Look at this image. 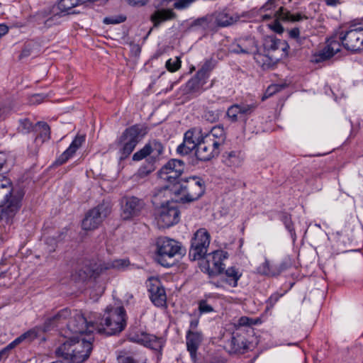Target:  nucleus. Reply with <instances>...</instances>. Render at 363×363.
Returning <instances> with one entry per match:
<instances>
[{"mask_svg":"<svg viewBox=\"0 0 363 363\" xmlns=\"http://www.w3.org/2000/svg\"><path fill=\"white\" fill-rule=\"evenodd\" d=\"M34 131L37 133L35 140L44 143L50 139V127L44 121H38L35 124Z\"/></svg>","mask_w":363,"mask_h":363,"instance_id":"f704fd0d","label":"nucleus"},{"mask_svg":"<svg viewBox=\"0 0 363 363\" xmlns=\"http://www.w3.org/2000/svg\"><path fill=\"white\" fill-rule=\"evenodd\" d=\"M274 4V0H269L263 6L262 9L264 10H273L271 13L265 14L263 16L264 19L270 18L272 14H273L274 17L275 18V21H283L296 22L302 21L303 19H308V17L306 15L301 14L300 13L295 14L291 13L284 7L279 6V8H277ZM274 30L279 33H281L283 30V28L279 23L276 22Z\"/></svg>","mask_w":363,"mask_h":363,"instance_id":"4468645a","label":"nucleus"},{"mask_svg":"<svg viewBox=\"0 0 363 363\" xmlns=\"http://www.w3.org/2000/svg\"><path fill=\"white\" fill-rule=\"evenodd\" d=\"M0 194L4 196L0 202V220L11 225L21 208L24 191L13 187L11 181L6 179L0 183Z\"/></svg>","mask_w":363,"mask_h":363,"instance_id":"7ed1b4c3","label":"nucleus"},{"mask_svg":"<svg viewBox=\"0 0 363 363\" xmlns=\"http://www.w3.org/2000/svg\"><path fill=\"white\" fill-rule=\"evenodd\" d=\"M206 186L203 179L193 176L180 179L174 185H165L155 195V199L160 198L163 191H169L182 203H191L201 198L205 192Z\"/></svg>","mask_w":363,"mask_h":363,"instance_id":"f03ea898","label":"nucleus"},{"mask_svg":"<svg viewBox=\"0 0 363 363\" xmlns=\"http://www.w3.org/2000/svg\"><path fill=\"white\" fill-rule=\"evenodd\" d=\"M121 218L129 220L138 217L145 207V202L143 199L135 196H126L121 201Z\"/></svg>","mask_w":363,"mask_h":363,"instance_id":"f3484780","label":"nucleus"},{"mask_svg":"<svg viewBox=\"0 0 363 363\" xmlns=\"http://www.w3.org/2000/svg\"><path fill=\"white\" fill-rule=\"evenodd\" d=\"M282 296V294H279L278 293L272 294L269 298L266 301V309L271 310L273 308L277 302L279 300V298Z\"/></svg>","mask_w":363,"mask_h":363,"instance_id":"c03bdc74","label":"nucleus"},{"mask_svg":"<svg viewBox=\"0 0 363 363\" xmlns=\"http://www.w3.org/2000/svg\"><path fill=\"white\" fill-rule=\"evenodd\" d=\"M6 277V272H3L0 273V279L4 278Z\"/></svg>","mask_w":363,"mask_h":363,"instance_id":"0e129e2a","label":"nucleus"},{"mask_svg":"<svg viewBox=\"0 0 363 363\" xmlns=\"http://www.w3.org/2000/svg\"><path fill=\"white\" fill-rule=\"evenodd\" d=\"M118 363H139L133 357L128 355H119L118 357Z\"/></svg>","mask_w":363,"mask_h":363,"instance_id":"3c124183","label":"nucleus"},{"mask_svg":"<svg viewBox=\"0 0 363 363\" xmlns=\"http://www.w3.org/2000/svg\"><path fill=\"white\" fill-rule=\"evenodd\" d=\"M130 340L155 351H161L164 346L162 338L142 331L131 334Z\"/></svg>","mask_w":363,"mask_h":363,"instance_id":"5701e85b","label":"nucleus"},{"mask_svg":"<svg viewBox=\"0 0 363 363\" xmlns=\"http://www.w3.org/2000/svg\"><path fill=\"white\" fill-rule=\"evenodd\" d=\"M130 5L143 6L147 3V0H126Z\"/></svg>","mask_w":363,"mask_h":363,"instance_id":"6e6d98bb","label":"nucleus"},{"mask_svg":"<svg viewBox=\"0 0 363 363\" xmlns=\"http://www.w3.org/2000/svg\"><path fill=\"white\" fill-rule=\"evenodd\" d=\"M257 107V104L256 103L235 104L228 108L226 116L231 122L235 123L242 116L251 115L255 111Z\"/></svg>","mask_w":363,"mask_h":363,"instance_id":"a878e982","label":"nucleus"},{"mask_svg":"<svg viewBox=\"0 0 363 363\" xmlns=\"http://www.w3.org/2000/svg\"><path fill=\"white\" fill-rule=\"evenodd\" d=\"M222 283H224L223 281H222V279H220V281L211 280L209 281V284L215 286L216 288H223Z\"/></svg>","mask_w":363,"mask_h":363,"instance_id":"680f3d73","label":"nucleus"},{"mask_svg":"<svg viewBox=\"0 0 363 363\" xmlns=\"http://www.w3.org/2000/svg\"><path fill=\"white\" fill-rule=\"evenodd\" d=\"M342 47L339 36L335 30L332 35L326 39L325 46L318 52L313 55L311 62L320 63L332 58L335 54L340 52Z\"/></svg>","mask_w":363,"mask_h":363,"instance_id":"aec40b11","label":"nucleus"},{"mask_svg":"<svg viewBox=\"0 0 363 363\" xmlns=\"http://www.w3.org/2000/svg\"><path fill=\"white\" fill-rule=\"evenodd\" d=\"M248 334L242 328H237L227 343L228 352L231 354H242L250 350L251 342L247 339Z\"/></svg>","mask_w":363,"mask_h":363,"instance_id":"412c9836","label":"nucleus"},{"mask_svg":"<svg viewBox=\"0 0 363 363\" xmlns=\"http://www.w3.org/2000/svg\"><path fill=\"white\" fill-rule=\"evenodd\" d=\"M147 133V128L145 125L135 124L127 128L118 139L120 145V160H125L133 152L140 138Z\"/></svg>","mask_w":363,"mask_h":363,"instance_id":"1a4fd4ad","label":"nucleus"},{"mask_svg":"<svg viewBox=\"0 0 363 363\" xmlns=\"http://www.w3.org/2000/svg\"><path fill=\"white\" fill-rule=\"evenodd\" d=\"M177 202L167 201L156 209L155 219L160 228H169L179 221L180 211Z\"/></svg>","mask_w":363,"mask_h":363,"instance_id":"f8f14e48","label":"nucleus"},{"mask_svg":"<svg viewBox=\"0 0 363 363\" xmlns=\"http://www.w3.org/2000/svg\"><path fill=\"white\" fill-rule=\"evenodd\" d=\"M206 83V80L195 74V75L189 79L186 83V92L194 96H199L206 90L203 86Z\"/></svg>","mask_w":363,"mask_h":363,"instance_id":"c756f323","label":"nucleus"},{"mask_svg":"<svg viewBox=\"0 0 363 363\" xmlns=\"http://www.w3.org/2000/svg\"><path fill=\"white\" fill-rule=\"evenodd\" d=\"M87 3V0H60L58 9L64 15L72 13L71 10L79 5Z\"/></svg>","mask_w":363,"mask_h":363,"instance_id":"e433bc0d","label":"nucleus"},{"mask_svg":"<svg viewBox=\"0 0 363 363\" xmlns=\"http://www.w3.org/2000/svg\"><path fill=\"white\" fill-rule=\"evenodd\" d=\"M257 272L259 274L266 276L276 277L279 275L277 265L272 264L267 259H265L264 262L258 267Z\"/></svg>","mask_w":363,"mask_h":363,"instance_id":"ea45409f","label":"nucleus"},{"mask_svg":"<svg viewBox=\"0 0 363 363\" xmlns=\"http://www.w3.org/2000/svg\"><path fill=\"white\" fill-rule=\"evenodd\" d=\"M279 218L284 223L286 229L289 231L293 241L296 239L294 225L291 219V215L287 212L281 211L279 214Z\"/></svg>","mask_w":363,"mask_h":363,"instance_id":"58836bf2","label":"nucleus"},{"mask_svg":"<svg viewBox=\"0 0 363 363\" xmlns=\"http://www.w3.org/2000/svg\"><path fill=\"white\" fill-rule=\"evenodd\" d=\"M185 169L184 161L178 159H171L158 172L159 177L167 182V185H174L180 179Z\"/></svg>","mask_w":363,"mask_h":363,"instance_id":"6ab92c4d","label":"nucleus"},{"mask_svg":"<svg viewBox=\"0 0 363 363\" xmlns=\"http://www.w3.org/2000/svg\"><path fill=\"white\" fill-rule=\"evenodd\" d=\"M216 65V62L213 58L206 59L201 68L196 73L199 77L208 81L211 72L213 70Z\"/></svg>","mask_w":363,"mask_h":363,"instance_id":"4c0bfd02","label":"nucleus"},{"mask_svg":"<svg viewBox=\"0 0 363 363\" xmlns=\"http://www.w3.org/2000/svg\"><path fill=\"white\" fill-rule=\"evenodd\" d=\"M142 363H147V359H145Z\"/></svg>","mask_w":363,"mask_h":363,"instance_id":"69168bd1","label":"nucleus"},{"mask_svg":"<svg viewBox=\"0 0 363 363\" xmlns=\"http://www.w3.org/2000/svg\"><path fill=\"white\" fill-rule=\"evenodd\" d=\"M229 52L237 55H259L258 41L253 36L240 37L234 40L229 46Z\"/></svg>","mask_w":363,"mask_h":363,"instance_id":"a211bd4d","label":"nucleus"},{"mask_svg":"<svg viewBox=\"0 0 363 363\" xmlns=\"http://www.w3.org/2000/svg\"><path fill=\"white\" fill-rule=\"evenodd\" d=\"M288 268L286 262H282L279 265H277V269L279 271V275Z\"/></svg>","mask_w":363,"mask_h":363,"instance_id":"052dcab7","label":"nucleus"},{"mask_svg":"<svg viewBox=\"0 0 363 363\" xmlns=\"http://www.w3.org/2000/svg\"><path fill=\"white\" fill-rule=\"evenodd\" d=\"M284 86L280 84H272L269 86L264 96L262 97V100H264V99L268 98L276 92L279 91Z\"/></svg>","mask_w":363,"mask_h":363,"instance_id":"de8ad7c7","label":"nucleus"},{"mask_svg":"<svg viewBox=\"0 0 363 363\" xmlns=\"http://www.w3.org/2000/svg\"><path fill=\"white\" fill-rule=\"evenodd\" d=\"M211 258L207 260L208 267L207 269L210 276L221 274L224 271L223 261L228 257V253L222 250H215L209 254Z\"/></svg>","mask_w":363,"mask_h":363,"instance_id":"393cba45","label":"nucleus"},{"mask_svg":"<svg viewBox=\"0 0 363 363\" xmlns=\"http://www.w3.org/2000/svg\"><path fill=\"white\" fill-rule=\"evenodd\" d=\"M48 96L44 94H33L30 98V102L40 104Z\"/></svg>","mask_w":363,"mask_h":363,"instance_id":"603ef678","label":"nucleus"},{"mask_svg":"<svg viewBox=\"0 0 363 363\" xmlns=\"http://www.w3.org/2000/svg\"><path fill=\"white\" fill-rule=\"evenodd\" d=\"M111 207L108 203H101L90 209L82 222V228L86 231L99 228L103 220L110 214Z\"/></svg>","mask_w":363,"mask_h":363,"instance_id":"2eb2a0df","label":"nucleus"},{"mask_svg":"<svg viewBox=\"0 0 363 363\" xmlns=\"http://www.w3.org/2000/svg\"><path fill=\"white\" fill-rule=\"evenodd\" d=\"M342 47L352 53L363 51V26L351 25L347 28L336 30Z\"/></svg>","mask_w":363,"mask_h":363,"instance_id":"9d476101","label":"nucleus"},{"mask_svg":"<svg viewBox=\"0 0 363 363\" xmlns=\"http://www.w3.org/2000/svg\"><path fill=\"white\" fill-rule=\"evenodd\" d=\"M164 149V145L160 140L150 139L143 148L135 152L132 157L133 161H140L146 159L147 162L146 164L138 169L135 177L143 179L155 171V164L159 160L160 155L163 154Z\"/></svg>","mask_w":363,"mask_h":363,"instance_id":"423d86ee","label":"nucleus"},{"mask_svg":"<svg viewBox=\"0 0 363 363\" xmlns=\"http://www.w3.org/2000/svg\"><path fill=\"white\" fill-rule=\"evenodd\" d=\"M213 18L215 24L218 27L221 28L229 26L236 22L238 19V16L234 18L225 10L216 12L213 14Z\"/></svg>","mask_w":363,"mask_h":363,"instance_id":"72a5a7b5","label":"nucleus"},{"mask_svg":"<svg viewBox=\"0 0 363 363\" xmlns=\"http://www.w3.org/2000/svg\"><path fill=\"white\" fill-rule=\"evenodd\" d=\"M38 337V332L35 329H30L26 333H23L18 337H16L14 340L10 342L6 347L3 348L5 352L9 355V352L11 350L14 349L17 345L21 344L24 340H28L29 342L35 340Z\"/></svg>","mask_w":363,"mask_h":363,"instance_id":"2f4dec72","label":"nucleus"},{"mask_svg":"<svg viewBox=\"0 0 363 363\" xmlns=\"http://www.w3.org/2000/svg\"><path fill=\"white\" fill-rule=\"evenodd\" d=\"M72 315V311L68 308H64L48 317L43 325L44 332L50 331L59 328L65 323H67Z\"/></svg>","mask_w":363,"mask_h":363,"instance_id":"b1692460","label":"nucleus"},{"mask_svg":"<svg viewBox=\"0 0 363 363\" xmlns=\"http://www.w3.org/2000/svg\"><path fill=\"white\" fill-rule=\"evenodd\" d=\"M184 252L182 244L167 237L158 238L156 241L155 260L161 266L169 268L174 265L173 258Z\"/></svg>","mask_w":363,"mask_h":363,"instance_id":"0eeeda50","label":"nucleus"},{"mask_svg":"<svg viewBox=\"0 0 363 363\" xmlns=\"http://www.w3.org/2000/svg\"><path fill=\"white\" fill-rule=\"evenodd\" d=\"M199 324V318L196 316L192 317L185 337L186 350L193 360L196 359L198 350L203 340V334L198 329Z\"/></svg>","mask_w":363,"mask_h":363,"instance_id":"dca6fc26","label":"nucleus"},{"mask_svg":"<svg viewBox=\"0 0 363 363\" xmlns=\"http://www.w3.org/2000/svg\"><path fill=\"white\" fill-rule=\"evenodd\" d=\"M288 33L291 38L296 40L297 42L300 41V30L298 28H294L289 30Z\"/></svg>","mask_w":363,"mask_h":363,"instance_id":"864d4df0","label":"nucleus"},{"mask_svg":"<svg viewBox=\"0 0 363 363\" xmlns=\"http://www.w3.org/2000/svg\"><path fill=\"white\" fill-rule=\"evenodd\" d=\"M245 155L240 150H233L225 152L223 155V162L231 168L240 167L244 163Z\"/></svg>","mask_w":363,"mask_h":363,"instance_id":"cd10ccee","label":"nucleus"},{"mask_svg":"<svg viewBox=\"0 0 363 363\" xmlns=\"http://www.w3.org/2000/svg\"><path fill=\"white\" fill-rule=\"evenodd\" d=\"M257 323V320L247 316H242L238 320V325L240 326H251Z\"/></svg>","mask_w":363,"mask_h":363,"instance_id":"8fccbe9b","label":"nucleus"},{"mask_svg":"<svg viewBox=\"0 0 363 363\" xmlns=\"http://www.w3.org/2000/svg\"><path fill=\"white\" fill-rule=\"evenodd\" d=\"M175 13L172 9H162L156 11L151 16V21L155 26H158L164 21L174 18Z\"/></svg>","mask_w":363,"mask_h":363,"instance_id":"c9c22d12","label":"nucleus"},{"mask_svg":"<svg viewBox=\"0 0 363 363\" xmlns=\"http://www.w3.org/2000/svg\"><path fill=\"white\" fill-rule=\"evenodd\" d=\"M130 264L128 259H117L108 262L92 259L85 263L83 269L79 270V276L82 279L91 277L97 278L102 273L111 269L124 270Z\"/></svg>","mask_w":363,"mask_h":363,"instance_id":"6e6552de","label":"nucleus"},{"mask_svg":"<svg viewBox=\"0 0 363 363\" xmlns=\"http://www.w3.org/2000/svg\"><path fill=\"white\" fill-rule=\"evenodd\" d=\"M204 135L199 128H191L188 130L184 135V140L177 148V152L182 155H187L195 150L201 142Z\"/></svg>","mask_w":363,"mask_h":363,"instance_id":"4be33fe9","label":"nucleus"},{"mask_svg":"<svg viewBox=\"0 0 363 363\" xmlns=\"http://www.w3.org/2000/svg\"><path fill=\"white\" fill-rule=\"evenodd\" d=\"M7 162V156L4 152H0V171L3 169Z\"/></svg>","mask_w":363,"mask_h":363,"instance_id":"4d7b16f0","label":"nucleus"},{"mask_svg":"<svg viewBox=\"0 0 363 363\" xmlns=\"http://www.w3.org/2000/svg\"><path fill=\"white\" fill-rule=\"evenodd\" d=\"M127 323L126 311L123 306H108L102 317L95 320L97 333L113 335L123 330Z\"/></svg>","mask_w":363,"mask_h":363,"instance_id":"20e7f679","label":"nucleus"},{"mask_svg":"<svg viewBox=\"0 0 363 363\" xmlns=\"http://www.w3.org/2000/svg\"><path fill=\"white\" fill-rule=\"evenodd\" d=\"M150 298L157 307H162L166 305L167 296L164 289L160 286V282L150 286Z\"/></svg>","mask_w":363,"mask_h":363,"instance_id":"c85d7f7f","label":"nucleus"},{"mask_svg":"<svg viewBox=\"0 0 363 363\" xmlns=\"http://www.w3.org/2000/svg\"><path fill=\"white\" fill-rule=\"evenodd\" d=\"M93 340L94 338L91 337L86 340L65 335L58 340L59 346L55 350V355L71 363H83L90 357Z\"/></svg>","mask_w":363,"mask_h":363,"instance_id":"f257e3e1","label":"nucleus"},{"mask_svg":"<svg viewBox=\"0 0 363 363\" xmlns=\"http://www.w3.org/2000/svg\"><path fill=\"white\" fill-rule=\"evenodd\" d=\"M13 108L11 106H3L0 107V118L4 119L13 110Z\"/></svg>","mask_w":363,"mask_h":363,"instance_id":"5fc2aeb1","label":"nucleus"},{"mask_svg":"<svg viewBox=\"0 0 363 363\" xmlns=\"http://www.w3.org/2000/svg\"><path fill=\"white\" fill-rule=\"evenodd\" d=\"M221 274H223L222 281L233 288L238 286V281L242 275L239 269L235 267H230L225 270L224 269Z\"/></svg>","mask_w":363,"mask_h":363,"instance_id":"7c9ffc66","label":"nucleus"},{"mask_svg":"<svg viewBox=\"0 0 363 363\" xmlns=\"http://www.w3.org/2000/svg\"><path fill=\"white\" fill-rule=\"evenodd\" d=\"M325 2L329 6H337L340 4V0H325Z\"/></svg>","mask_w":363,"mask_h":363,"instance_id":"bf43d9fd","label":"nucleus"},{"mask_svg":"<svg viewBox=\"0 0 363 363\" xmlns=\"http://www.w3.org/2000/svg\"><path fill=\"white\" fill-rule=\"evenodd\" d=\"M211 235L206 228L197 230L191 240L189 257L191 260H199L207 255Z\"/></svg>","mask_w":363,"mask_h":363,"instance_id":"ddd939ff","label":"nucleus"},{"mask_svg":"<svg viewBox=\"0 0 363 363\" xmlns=\"http://www.w3.org/2000/svg\"><path fill=\"white\" fill-rule=\"evenodd\" d=\"M9 32V27L4 24H0V38Z\"/></svg>","mask_w":363,"mask_h":363,"instance_id":"13d9d810","label":"nucleus"},{"mask_svg":"<svg viewBox=\"0 0 363 363\" xmlns=\"http://www.w3.org/2000/svg\"><path fill=\"white\" fill-rule=\"evenodd\" d=\"M125 19L126 18L123 16H119L117 17H106L104 19V23L106 24H118L124 22Z\"/></svg>","mask_w":363,"mask_h":363,"instance_id":"09e8293b","label":"nucleus"},{"mask_svg":"<svg viewBox=\"0 0 363 363\" xmlns=\"http://www.w3.org/2000/svg\"><path fill=\"white\" fill-rule=\"evenodd\" d=\"M181 65L182 61L179 57H176L174 60L169 59L165 63V67L171 72H174L179 69Z\"/></svg>","mask_w":363,"mask_h":363,"instance_id":"37998d69","label":"nucleus"},{"mask_svg":"<svg viewBox=\"0 0 363 363\" xmlns=\"http://www.w3.org/2000/svg\"><path fill=\"white\" fill-rule=\"evenodd\" d=\"M199 311L201 314L209 313L213 312V308L209 305L206 300H201L199 301Z\"/></svg>","mask_w":363,"mask_h":363,"instance_id":"a18cd8bd","label":"nucleus"},{"mask_svg":"<svg viewBox=\"0 0 363 363\" xmlns=\"http://www.w3.org/2000/svg\"><path fill=\"white\" fill-rule=\"evenodd\" d=\"M19 128L24 133H29L31 130H34V127L28 118L21 119Z\"/></svg>","mask_w":363,"mask_h":363,"instance_id":"49530a36","label":"nucleus"},{"mask_svg":"<svg viewBox=\"0 0 363 363\" xmlns=\"http://www.w3.org/2000/svg\"><path fill=\"white\" fill-rule=\"evenodd\" d=\"M264 49L268 51H276L279 49L284 50L286 49V43L277 38H269L267 39L264 44Z\"/></svg>","mask_w":363,"mask_h":363,"instance_id":"a19ab883","label":"nucleus"},{"mask_svg":"<svg viewBox=\"0 0 363 363\" xmlns=\"http://www.w3.org/2000/svg\"><path fill=\"white\" fill-rule=\"evenodd\" d=\"M225 134L223 127L214 126L204 134L196 148V158L203 162L209 161L220 154V147L224 144Z\"/></svg>","mask_w":363,"mask_h":363,"instance_id":"39448f33","label":"nucleus"},{"mask_svg":"<svg viewBox=\"0 0 363 363\" xmlns=\"http://www.w3.org/2000/svg\"><path fill=\"white\" fill-rule=\"evenodd\" d=\"M9 355L5 352V351L2 349L0 350V362H1L2 359H6Z\"/></svg>","mask_w":363,"mask_h":363,"instance_id":"e2e57ef3","label":"nucleus"},{"mask_svg":"<svg viewBox=\"0 0 363 363\" xmlns=\"http://www.w3.org/2000/svg\"><path fill=\"white\" fill-rule=\"evenodd\" d=\"M362 157H363V155H362Z\"/></svg>","mask_w":363,"mask_h":363,"instance_id":"338daca9","label":"nucleus"},{"mask_svg":"<svg viewBox=\"0 0 363 363\" xmlns=\"http://www.w3.org/2000/svg\"><path fill=\"white\" fill-rule=\"evenodd\" d=\"M212 18L208 16H203L194 20L191 24V28H201L203 30H206L209 28V23Z\"/></svg>","mask_w":363,"mask_h":363,"instance_id":"79ce46f5","label":"nucleus"},{"mask_svg":"<svg viewBox=\"0 0 363 363\" xmlns=\"http://www.w3.org/2000/svg\"><path fill=\"white\" fill-rule=\"evenodd\" d=\"M94 330L96 331L95 320L88 322L82 313L74 311L67 323V328L62 329L60 334V337H64L65 335L79 337V335L93 333Z\"/></svg>","mask_w":363,"mask_h":363,"instance_id":"9b49d317","label":"nucleus"},{"mask_svg":"<svg viewBox=\"0 0 363 363\" xmlns=\"http://www.w3.org/2000/svg\"><path fill=\"white\" fill-rule=\"evenodd\" d=\"M60 14L56 13L48 17V13L45 11L38 12L34 16L35 21L38 24H43L45 27L49 28L59 23Z\"/></svg>","mask_w":363,"mask_h":363,"instance_id":"473e14b6","label":"nucleus"},{"mask_svg":"<svg viewBox=\"0 0 363 363\" xmlns=\"http://www.w3.org/2000/svg\"><path fill=\"white\" fill-rule=\"evenodd\" d=\"M85 142V136L77 135L72 141L68 148L65 150L55 161V165H62L66 163Z\"/></svg>","mask_w":363,"mask_h":363,"instance_id":"bb28decb","label":"nucleus"}]
</instances>
